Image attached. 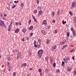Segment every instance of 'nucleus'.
Here are the masks:
<instances>
[{"mask_svg": "<svg viewBox=\"0 0 76 76\" xmlns=\"http://www.w3.org/2000/svg\"><path fill=\"white\" fill-rule=\"evenodd\" d=\"M43 52H44V50H39L38 52V54L39 56V57H41V56L42 55V53H43Z\"/></svg>", "mask_w": 76, "mask_h": 76, "instance_id": "f257e3e1", "label": "nucleus"}, {"mask_svg": "<svg viewBox=\"0 0 76 76\" xmlns=\"http://www.w3.org/2000/svg\"><path fill=\"white\" fill-rule=\"evenodd\" d=\"M76 2H73L72 5V7H73V8H75V7H76Z\"/></svg>", "mask_w": 76, "mask_h": 76, "instance_id": "f03ea898", "label": "nucleus"}, {"mask_svg": "<svg viewBox=\"0 0 76 76\" xmlns=\"http://www.w3.org/2000/svg\"><path fill=\"white\" fill-rule=\"evenodd\" d=\"M27 66L26 65V63H25L24 64L23 63V64L21 66V67H26V66Z\"/></svg>", "mask_w": 76, "mask_h": 76, "instance_id": "7ed1b4c3", "label": "nucleus"}, {"mask_svg": "<svg viewBox=\"0 0 76 76\" xmlns=\"http://www.w3.org/2000/svg\"><path fill=\"white\" fill-rule=\"evenodd\" d=\"M8 31H11V24H10L8 26Z\"/></svg>", "mask_w": 76, "mask_h": 76, "instance_id": "20e7f679", "label": "nucleus"}, {"mask_svg": "<svg viewBox=\"0 0 76 76\" xmlns=\"http://www.w3.org/2000/svg\"><path fill=\"white\" fill-rule=\"evenodd\" d=\"M15 33H18L19 32V29L18 28H17L15 31Z\"/></svg>", "mask_w": 76, "mask_h": 76, "instance_id": "39448f33", "label": "nucleus"}, {"mask_svg": "<svg viewBox=\"0 0 76 76\" xmlns=\"http://www.w3.org/2000/svg\"><path fill=\"white\" fill-rule=\"evenodd\" d=\"M56 46H54L52 47L51 50H54L56 49Z\"/></svg>", "mask_w": 76, "mask_h": 76, "instance_id": "423d86ee", "label": "nucleus"}, {"mask_svg": "<svg viewBox=\"0 0 76 76\" xmlns=\"http://www.w3.org/2000/svg\"><path fill=\"white\" fill-rule=\"evenodd\" d=\"M33 29V26H31L29 28H28V30H30L31 31V30H32Z\"/></svg>", "mask_w": 76, "mask_h": 76, "instance_id": "0eeeda50", "label": "nucleus"}, {"mask_svg": "<svg viewBox=\"0 0 76 76\" xmlns=\"http://www.w3.org/2000/svg\"><path fill=\"white\" fill-rule=\"evenodd\" d=\"M41 32L42 34H43V35H45V31L44 30H42L41 31Z\"/></svg>", "mask_w": 76, "mask_h": 76, "instance_id": "6e6552de", "label": "nucleus"}, {"mask_svg": "<svg viewBox=\"0 0 76 76\" xmlns=\"http://www.w3.org/2000/svg\"><path fill=\"white\" fill-rule=\"evenodd\" d=\"M20 57L21 56H20V53H18L17 57H18V58H20Z\"/></svg>", "mask_w": 76, "mask_h": 76, "instance_id": "1a4fd4ad", "label": "nucleus"}, {"mask_svg": "<svg viewBox=\"0 0 76 76\" xmlns=\"http://www.w3.org/2000/svg\"><path fill=\"white\" fill-rule=\"evenodd\" d=\"M72 34L74 36V37H75V36H76V32H75V31H72Z\"/></svg>", "mask_w": 76, "mask_h": 76, "instance_id": "9d476101", "label": "nucleus"}, {"mask_svg": "<svg viewBox=\"0 0 76 76\" xmlns=\"http://www.w3.org/2000/svg\"><path fill=\"white\" fill-rule=\"evenodd\" d=\"M46 20H45L42 23V24L43 25V24H44V25H47V23H46Z\"/></svg>", "mask_w": 76, "mask_h": 76, "instance_id": "9b49d317", "label": "nucleus"}, {"mask_svg": "<svg viewBox=\"0 0 76 76\" xmlns=\"http://www.w3.org/2000/svg\"><path fill=\"white\" fill-rule=\"evenodd\" d=\"M64 62L63 61L62 62V66L63 67H64Z\"/></svg>", "mask_w": 76, "mask_h": 76, "instance_id": "f8f14e48", "label": "nucleus"}, {"mask_svg": "<svg viewBox=\"0 0 76 76\" xmlns=\"http://www.w3.org/2000/svg\"><path fill=\"white\" fill-rule=\"evenodd\" d=\"M39 13V15H42V11H38Z\"/></svg>", "mask_w": 76, "mask_h": 76, "instance_id": "ddd939ff", "label": "nucleus"}, {"mask_svg": "<svg viewBox=\"0 0 76 76\" xmlns=\"http://www.w3.org/2000/svg\"><path fill=\"white\" fill-rule=\"evenodd\" d=\"M71 31H72V32H73L75 31V29L73 28V27H72L71 28Z\"/></svg>", "mask_w": 76, "mask_h": 76, "instance_id": "4468645a", "label": "nucleus"}, {"mask_svg": "<svg viewBox=\"0 0 76 76\" xmlns=\"http://www.w3.org/2000/svg\"><path fill=\"white\" fill-rule=\"evenodd\" d=\"M38 11H40L41 10V7H38Z\"/></svg>", "mask_w": 76, "mask_h": 76, "instance_id": "2eb2a0df", "label": "nucleus"}, {"mask_svg": "<svg viewBox=\"0 0 76 76\" xmlns=\"http://www.w3.org/2000/svg\"><path fill=\"white\" fill-rule=\"evenodd\" d=\"M62 24H65V23H66V21L65 22L64 21V20H63L62 21Z\"/></svg>", "mask_w": 76, "mask_h": 76, "instance_id": "dca6fc26", "label": "nucleus"}, {"mask_svg": "<svg viewBox=\"0 0 76 76\" xmlns=\"http://www.w3.org/2000/svg\"><path fill=\"white\" fill-rule=\"evenodd\" d=\"M0 25L1 26H4V25H3V23H1V22H0Z\"/></svg>", "mask_w": 76, "mask_h": 76, "instance_id": "f3484780", "label": "nucleus"}, {"mask_svg": "<svg viewBox=\"0 0 76 76\" xmlns=\"http://www.w3.org/2000/svg\"><path fill=\"white\" fill-rule=\"evenodd\" d=\"M53 66L54 67H56V63L54 62L53 63Z\"/></svg>", "mask_w": 76, "mask_h": 76, "instance_id": "a211bd4d", "label": "nucleus"}, {"mask_svg": "<svg viewBox=\"0 0 76 76\" xmlns=\"http://www.w3.org/2000/svg\"><path fill=\"white\" fill-rule=\"evenodd\" d=\"M59 14H60V10H59V9H58V11L57 13V14L58 15H59Z\"/></svg>", "mask_w": 76, "mask_h": 76, "instance_id": "6ab92c4d", "label": "nucleus"}, {"mask_svg": "<svg viewBox=\"0 0 76 76\" xmlns=\"http://www.w3.org/2000/svg\"><path fill=\"white\" fill-rule=\"evenodd\" d=\"M48 72V69H46L45 70V72H46V73H47V72Z\"/></svg>", "mask_w": 76, "mask_h": 76, "instance_id": "aec40b11", "label": "nucleus"}, {"mask_svg": "<svg viewBox=\"0 0 76 76\" xmlns=\"http://www.w3.org/2000/svg\"><path fill=\"white\" fill-rule=\"evenodd\" d=\"M52 16H54V15H55L54 12H52Z\"/></svg>", "mask_w": 76, "mask_h": 76, "instance_id": "412c9836", "label": "nucleus"}, {"mask_svg": "<svg viewBox=\"0 0 76 76\" xmlns=\"http://www.w3.org/2000/svg\"><path fill=\"white\" fill-rule=\"evenodd\" d=\"M68 71V72H70L71 71V69L70 68H68V69H67Z\"/></svg>", "mask_w": 76, "mask_h": 76, "instance_id": "4be33fe9", "label": "nucleus"}, {"mask_svg": "<svg viewBox=\"0 0 76 76\" xmlns=\"http://www.w3.org/2000/svg\"><path fill=\"white\" fill-rule=\"evenodd\" d=\"M65 63L66 64H68V60H66L65 61Z\"/></svg>", "mask_w": 76, "mask_h": 76, "instance_id": "5701e85b", "label": "nucleus"}, {"mask_svg": "<svg viewBox=\"0 0 76 76\" xmlns=\"http://www.w3.org/2000/svg\"><path fill=\"white\" fill-rule=\"evenodd\" d=\"M67 35L68 37H69L70 36V33L68 32L67 33Z\"/></svg>", "mask_w": 76, "mask_h": 76, "instance_id": "b1692460", "label": "nucleus"}, {"mask_svg": "<svg viewBox=\"0 0 76 76\" xmlns=\"http://www.w3.org/2000/svg\"><path fill=\"white\" fill-rule=\"evenodd\" d=\"M69 13L71 15V16H72V15H73V13L71 11L69 12Z\"/></svg>", "mask_w": 76, "mask_h": 76, "instance_id": "393cba45", "label": "nucleus"}, {"mask_svg": "<svg viewBox=\"0 0 76 76\" xmlns=\"http://www.w3.org/2000/svg\"><path fill=\"white\" fill-rule=\"evenodd\" d=\"M46 42L47 44H49V43H50V40L48 39L47 40Z\"/></svg>", "mask_w": 76, "mask_h": 76, "instance_id": "a878e982", "label": "nucleus"}, {"mask_svg": "<svg viewBox=\"0 0 76 76\" xmlns=\"http://www.w3.org/2000/svg\"><path fill=\"white\" fill-rule=\"evenodd\" d=\"M39 72H42V69H39L38 70Z\"/></svg>", "mask_w": 76, "mask_h": 76, "instance_id": "bb28decb", "label": "nucleus"}, {"mask_svg": "<svg viewBox=\"0 0 76 76\" xmlns=\"http://www.w3.org/2000/svg\"><path fill=\"white\" fill-rule=\"evenodd\" d=\"M34 13H35V14H36V13H37V10H34Z\"/></svg>", "mask_w": 76, "mask_h": 76, "instance_id": "cd10ccee", "label": "nucleus"}, {"mask_svg": "<svg viewBox=\"0 0 76 76\" xmlns=\"http://www.w3.org/2000/svg\"><path fill=\"white\" fill-rule=\"evenodd\" d=\"M0 22H1V23H3V25H4V22H3V21L1 20L0 21Z\"/></svg>", "mask_w": 76, "mask_h": 76, "instance_id": "c85d7f7f", "label": "nucleus"}, {"mask_svg": "<svg viewBox=\"0 0 76 76\" xmlns=\"http://www.w3.org/2000/svg\"><path fill=\"white\" fill-rule=\"evenodd\" d=\"M75 51L74 49H72L71 51H70V52L72 53V52H73V51Z\"/></svg>", "mask_w": 76, "mask_h": 76, "instance_id": "c756f323", "label": "nucleus"}, {"mask_svg": "<svg viewBox=\"0 0 76 76\" xmlns=\"http://www.w3.org/2000/svg\"><path fill=\"white\" fill-rule=\"evenodd\" d=\"M28 55L29 56H31V52L30 51H29L28 53Z\"/></svg>", "mask_w": 76, "mask_h": 76, "instance_id": "7c9ffc66", "label": "nucleus"}, {"mask_svg": "<svg viewBox=\"0 0 76 76\" xmlns=\"http://www.w3.org/2000/svg\"><path fill=\"white\" fill-rule=\"evenodd\" d=\"M55 33L56 34V33H57L58 32V30H55Z\"/></svg>", "mask_w": 76, "mask_h": 76, "instance_id": "2f4dec72", "label": "nucleus"}, {"mask_svg": "<svg viewBox=\"0 0 76 76\" xmlns=\"http://www.w3.org/2000/svg\"><path fill=\"white\" fill-rule=\"evenodd\" d=\"M59 72H60L59 69H58L56 70V72L57 73H59Z\"/></svg>", "mask_w": 76, "mask_h": 76, "instance_id": "473e14b6", "label": "nucleus"}, {"mask_svg": "<svg viewBox=\"0 0 76 76\" xmlns=\"http://www.w3.org/2000/svg\"><path fill=\"white\" fill-rule=\"evenodd\" d=\"M15 25H16V26H18L19 25V24H18V23L16 22L15 23Z\"/></svg>", "mask_w": 76, "mask_h": 76, "instance_id": "72a5a7b5", "label": "nucleus"}, {"mask_svg": "<svg viewBox=\"0 0 76 76\" xmlns=\"http://www.w3.org/2000/svg\"><path fill=\"white\" fill-rule=\"evenodd\" d=\"M38 42H41V39H39L38 40Z\"/></svg>", "mask_w": 76, "mask_h": 76, "instance_id": "f704fd0d", "label": "nucleus"}, {"mask_svg": "<svg viewBox=\"0 0 76 76\" xmlns=\"http://www.w3.org/2000/svg\"><path fill=\"white\" fill-rule=\"evenodd\" d=\"M16 5H14L12 7V9H14V8H15V7H16Z\"/></svg>", "mask_w": 76, "mask_h": 76, "instance_id": "c9c22d12", "label": "nucleus"}, {"mask_svg": "<svg viewBox=\"0 0 76 76\" xmlns=\"http://www.w3.org/2000/svg\"><path fill=\"white\" fill-rule=\"evenodd\" d=\"M24 5V4H23V3H21V7H23V5Z\"/></svg>", "mask_w": 76, "mask_h": 76, "instance_id": "e433bc0d", "label": "nucleus"}, {"mask_svg": "<svg viewBox=\"0 0 76 76\" xmlns=\"http://www.w3.org/2000/svg\"><path fill=\"white\" fill-rule=\"evenodd\" d=\"M32 18L33 19H35L36 18H35V17L33 15H32Z\"/></svg>", "mask_w": 76, "mask_h": 76, "instance_id": "4c0bfd02", "label": "nucleus"}, {"mask_svg": "<svg viewBox=\"0 0 76 76\" xmlns=\"http://www.w3.org/2000/svg\"><path fill=\"white\" fill-rule=\"evenodd\" d=\"M34 20L35 22H36L37 23V19H36V18L34 19Z\"/></svg>", "mask_w": 76, "mask_h": 76, "instance_id": "58836bf2", "label": "nucleus"}, {"mask_svg": "<svg viewBox=\"0 0 76 76\" xmlns=\"http://www.w3.org/2000/svg\"><path fill=\"white\" fill-rule=\"evenodd\" d=\"M72 58L73 60H75V56H74L72 57Z\"/></svg>", "mask_w": 76, "mask_h": 76, "instance_id": "ea45409f", "label": "nucleus"}, {"mask_svg": "<svg viewBox=\"0 0 76 76\" xmlns=\"http://www.w3.org/2000/svg\"><path fill=\"white\" fill-rule=\"evenodd\" d=\"M67 60H69V61L70 60V58H69V57H68L67 58Z\"/></svg>", "mask_w": 76, "mask_h": 76, "instance_id": "a19ab883", "label": "nucleus"}, {"mask_svg": "<svg viewBox=\"0 0 76 76\" xmlns=\"http://www.w3.org/2000/svg\"><path fill=\"white\" fill-rule=\"evenodd\" d=\"M9 69L8 71H10V69H11V67H10V66H9Z\"/></svg>", "mask_w": 76, "mask_h": 76, "instance_id": "79ce46f5", "label": "nucleus"}, {"mask_svg": "<svg viewBox=\"0 0 76 76\" xmlns=\"http://www.w3.org/2000/svg\"><path fill=\"white\" fill-rule=\"evenodd\" d=\"M31 20H30L28 21L29 24H30V23H31Z\"/></svg>", "mask_w": 76, "mask_h": 76, "instance_id": "37998d69", "label": "nucleus"}, {"mask_svg": "<svg viewBox=\"0 0 76 76\" xmlns=\"http://www.w3.org/2000/svg\"><path fill=\"white\" fill-rule=\"evenodd\" d=\"M45 60L46 61H48V58H46Z\"/></svg>", "mask_w": 76, "mask_h": 76, "instance_id": "c03bdc74", "label": "nucleus"}, {"mask_svg": "<svg viewBox=\"0 0 76 76\" xmlns=\"http://www.w3.org/2000/svg\"><path fill=\"white\" fill-rule=\"evenodd\" d=\"M66 42H65V41H63V42H61V44H63V43H65Z\"/></svg>", "mask_w": 76, "mask_h": 76, "instance_id": "a18cd8bd", "label": "nucleus"}, {"mask_svg": "<svg viewBox=\"0 0 76 76\" xmlns=\"http://www.w3.org/2000/svg\"><path fill=\"white\" fill-rule=\"evenodd\" d=\"M34 45V47H35L36 48H37V47H38V45H37L36 44H35V45Z\"/></svg>", "mask_w": 76, "mask_h": 76, "instance_id": "49530a36", "label": "nucleus"}, {"mask_svg": "<svg viewBox=\"0 0 76 76\" xmlns=\"http://www.w3.org/2000/svg\"><path fill=\"white\" fill-rule=\"evenodd\" d=\"M18 25H22V24L20 22H19V23H18Z\"/></svg>", "mask_w": 76, "mask_h": 76, "instance_id": "de8ad7c7", "label": "nucleus"}, {"mask_svg": "<svg viewBox=\"0 0 76 76\" xmlns=\"http://www.w3.org/2000/svg\"><path fill=\"white\" fill-rule=\"evenodd\" d=\"M13 76H15V75H16V72H14L13 73Z\"/></svg>", "mask_w": 76, "mask_h": 76, "instance_id": "09e8293b", "label": "nucleus"}, {"mask_svg": "<svg viewBox=\"0 0 76 76\" xmlns=\"http://www.w3.org/2000/svg\"><path fill=\"white\" fill-rule=\"evenodd\" d=\"M15 51H16V52H18V50L15 49Z\"/></svg>", "mask_w": 76, "mask_h": 76, "instance_id": "8fccbe9b", "label": "nucleus"}, {"mask_svg": "<svg viewBox=\"0 0 76 76\" xmlns=\"http://www.w3.org/2000/svg\"><path fill=\"white\" fill-rule=\"evenodd\" d=\"M33 35V34L32 33H31V34H30V37H32Z\"/></svg>", "mask_w": 76, "mask_h": 76, "instance_id": "3c124183", "label": "nucleus"}, {"mask_svg": "<svg viewBox=\"0 0 76 76\" xmlns=\"http://www.w3.org/2000/svg\"><path fill=\"white\" fill-rule=\"evenodd\" d=\"M7 64H8V66H9V64H10V62H7Z\"/></svg>", "mask_w": 76, "mask_h": 76, "instance_id": "603ef678", "label": "nucleus"}, {"mask_svg": "<svg viewBox=\"0 0 76 76\" xmlns=\"http://www.w3.org/2000/svg\"><path fill=\"white\" fill-rule=\"evenodd\" d=\"M74 74L76 75V70H75L74 72Z\"/></svg>", "mask_w": 76, "mask_h": 76, "instance_id": "864d4df0", "label": "nucleus"}, {"mask_svg": "<svg viewBox=\"0 0 76 76\" xmlns=\"http://www.w3.org/2000/svg\"><path fill=\"white\" fill-rule=\"evenodd\" d=\"M63 60L64 62L66 61V59L65 58H64Z\"/></svg>", "mask_w": 76, "mask_h": 76, "instance_id": "5fc2aeb1", "label": "nucleus"}, {"mask_svg": "<svg viewBox=\"0 0 76 76\" xmlns=\"http://www.w3.org/2000/svg\"><path fill=\"white\" fill-rule=\"evenodd\" d=\"M52 22H53V23H54V22H56V20H53L52 21Z\"/></svg>", "mask_w": 76, "mask_h": 76, "instance_id": "6e6d98bb", "label": "nucleus"}, {"mask_svg": "<svg viewBox=\"0 0 76 76\" xmlns=\"http://www.w3.org/2000/svg\"><path fill=\"white\" fill-rule=\"evenodd\" d=\"M37 4H38V3H39V0H37Z\"/></svg>", "mask_w": 76, "mask_h": 76, "instance_id": "4d7b16f0", "label": "nucleus"}, {"mask_svg": "<svg viewBox=\"0 0 76 76\" xmlns=\"http://www.w3.org/2000/svg\"><path fill=\"white\" fill-rule=\"evenodd\" d=\"M26 39H27V40H28V41L29 40V37H27Z\"/></svg>", "mask_w": 76, "mask_h": 76, "instance_id": "13d9d810", "label": "nucleus"}, {"mask_svg": "<svg viewBox=\"0 0 76 76\" xmlns=\"http://www.w3.org/2000/svg\"><path fill=\"white\" fill-rule=\"evenodd\" d=\"M70 37L71 38H73V36H72V34L70 35Z\"/></svg>", "mask_w": 76, "mask_h": 76, "instance_id": "bf43d9fd", "label": "nucleus"}, {"mask_svg": "<svg viewBox=\"0 0 76 76\" xmlns=\"http://www.w3.org/2000/svg\"><path fill=\"white\" fill-rule=\"evenodd\" d=\"M37 47H38V48H39V47H40V46L39 45H37Z\"/></svg>", "mask_w": 76, "mask_h": 76, "instance_id": "052dcab7", "label": "nucleus"}, {"mask_svg": "<svg viewBox=\"0 0 76 76\" xmlns=\"http://www.w3.org/2000/svg\"><path fill=\"white\" fill-rule=\"evenodd\" d=\"M7 16V15L6 14H4V17H5V16Z\"/></svg>", "mask_w": 76, "mask_h": 76, "instance_id": "680f3d73", "label": "nucleus"}, {"mask_svg": "<svg viewBox=\"0 0 76 76\" xmlns=\"http://www.w3.org/2000/svg\"><path fill=\"white\" fill-rule=\"evenodd\" d=\"M74 20H76V17H75L74 18Z\"/></svg>", "mask_w": 76, "mask_h": 76, "instance_id": "e2e57ef3", "label": "nucleus"}, {"mask_svg": "<svg viewBox=\"0 0 76 76\" xmlns=\"http://www.w3.org/2000/svg\"><path fill=\"white\" fill-rule=\"evenodd\" d=\"M30 70H33V68H30Z\"/></svg>", "mask_w": 76, "mask_h": 76, "instance_id": "0e129e2a", "label": "nucleus"}, {"mask_svg": "<svg viewBox=\"0 0 76 76\" xmlns=\"http://www.w3.org/2000/svg\"><path fill=\"white\" fill-rule=\"evenodd\" d=\"M23 29H24V32H25V31H26V29L24 28Z\"/></svg>", "mask_w": 76, "mask_h": 76, "instance_id": "69168bd1", "label": "nucleus"}, {"mask_svg": "<svg viewBox=\"0 0 76 76\" xmlns=\"http://www.w3.org/2000/svg\"><path fill=\"white\" fill-rule=\"evenodd\" d=\"M6 72V71L5 70H4V71L3 72V73H5Z\"/></svg>", "mask_w": 76, "mask_h": 76, "instance_id": "338daca9", "label": "nucleus"}, {"mask_svg": "<svg viewBox=\"0 0 76 76\" xmlns=\"http://www.w3.org/2000/svg\"><path fill=\"white\" fill-rule=\"evenodd\" d=\"M14 3H17V1H14Z\"/></svg>", "mask_w": 76, "mask_h": 76, "instance_id": "774afa93", "label": "nucleus"}]
</instances>
